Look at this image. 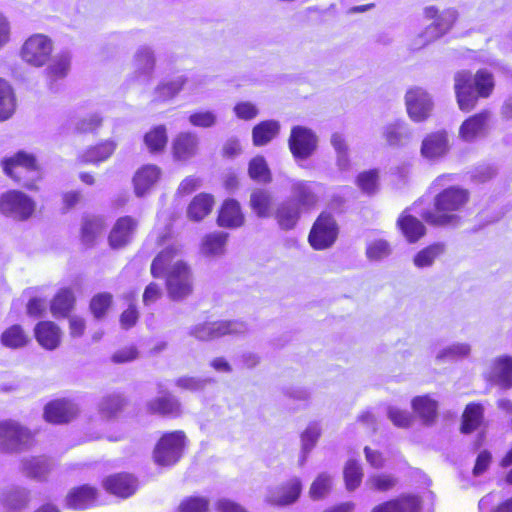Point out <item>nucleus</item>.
I'll list each match as a JSON object with an SVG mask.
<instances>
[{
  "label": "nucleus",
  "mask_w": 512,
  "mask_h": 512,
  "mask_svg": "<svg viewBox=\"0 0 512 512\" xmlns=\"http://www.w3.org/2000/svg\"><path fill=\"white\" fill-rule=\"evenodd\" d=\"M143 144L151 155L162 154L168 145V130L164 124H157L150 127L143 134Z\"/></svg>",
  "instance_id": "30"
},
{
  "label": "nucleus",
  "mask_w": 512,
  "mask_h": 512,
  "mask_svg": "<svg viewBox=\"0 0 512 512\" xmlns=\"http://www.w3.org/2000/svg\"><path fill=\"white\" fill-rule=\"evenodd\" d=\"M248 175L252 181L257 183L269 184L272 182L271 170L262 155H257L249 161Z\"/></svg>",
  "instance_id": "41"
},
{
  "label": "nucleus",
  "mask_w": 512,
  "mask_h": 512,
  "mask_svg": "<svg viewBox=\"0 0 512 512\" xmlns=\"http://www.w3.org/2000/svg\"><path fill=\"white\" fill-rule=\"evenodd\" d=\"M493 373L499 385L503 388H510L512 386V357L497 358L493 365Z\"/></svg>",
  "instance_id": "44"
},
{
  "label": "nucleus",
  "mask_w": 512,
  "mask_h": 512,
  "mask_svg": "<svg viewBox=\"0 0 512 512\" xmlns=\"http://www.w3.org/2000/svg\"><path fill=\"white\" fill-rule=\"evenodd\" d=\"M414 413L425 425H432L438 416V403L430 395L415 396L411 400Z\"/></svg>",
  "instance_id": "34"
},
{
  "label": "nucleus",
  "mask_w": 512,
  "mask_h": 512,
  "mask_svg": "<svg viewBox=\"0 0 512 512\" xmlns=\"http://www.w3.org/2000/svg\"><path fill=\"white\" fill-rule=\"evenodd\" d=\"M34 336L38 344L46 350H55L61 344L62 331L50 320L39 321L34 327Z\"/></svg>",
  "instance_id": "23"
},
{
  "label": "nucleus",
  "mask_w": 512,
  "mask_h": 512,
  "mask_svg": "<svg viewBox=\"0 0 512 512\" xmlns=\"http://www.w3.org/2000/svg\"><path fill=\"white\" fill-rule=\"evenodd\" d=\"M139 352L137 348L133 345L123 347L113 353L111 359L116 364H124L137 359Z\"/></svg>",
  "instance_id": "62"
},
{
  "label": "nucleus",
  "mask_w": 512,
  "mask_h": 512,
  "mask_svg": "<svg viewBox=\"0 0 512 512\" xmlns=\"http://www.w3.org/2000/svg\"><path fill=\"white\" fill-rule=\"evenodd\" d=\"M148 411L167 418H179L183 414L181 402L171 393L158 396L148 403Z\"/></svg>",
  "instance_id": "25"
},
{
  "label": "nucleus",
  "mask_w": 512,
  "mask_h": 512,
  "mask_svg": "<svg viewBox=\"0 0 512 512\" xmlns=\"http://www.w3.org/2000/svg\"><path fill=\"white\" fill-rule=\"evenodd\" d=\"M292 197L288 199L293 201L300 210H309L314 208L318 203L312 183L309 181H298L292 186Z\"/></svg>",
  "instance_id": "33"
},
{
  "label": "nucleus",
  "mask_w": 512,
  "mask_h": 512,
  "mask_svg": "<svg viewBox=\"0 0 512 512\" xmlns=\"http://www.w3.org/2000/svg\"><path fill=\"white\" fill-rule=\"evenodd\" d=\"M445 250L443 243H433L421 249L413 258L414 265L418 268L431 266Z\"/></svg>",
  "instance_id": "46"
},
{
  "label": "nucleus",
  "mask_w": 512,
  "mask_h": 512,
  "mask_svg": "<svg viewBox=\"0 0 512 512\" xmlns=\"http://www.w3.org/2000/svg\"><path fill=\"white\" fill-rule=\"evenodd\" d=\"M185 83L186 79L183 77L159 83L155 88L156 99L161 102L173 99L183 89Z\"/></svg>",
  "instance_id": "48"
},
{
  "label": "nucleus",
  "mask_w": 512,
  "mask_h": 512,
  "mask_svg": "<svg viewBox=\"0 0 512 512\" xmlns=\"http://www.w3.org/2000/svg\"><path fill=\"white\" fill-rule=\"evenodd\" d=\"M24 471L30 477L40 478L45 475L49 468L44 459L33 457L23 464Z\"/></svg>",
  "instance_id": "58"
},
{
  "label": "nucleus",
  "mask_w": 512,
  "mask_h": 512,
  "mask_svg": "<svg viewBox=\"0 0 512 512\" xmlns=\"http://www.w3.org/2000/svg\"><path fill=\"white\" fill-rule=\"evenodd\" d=\"M425 17L432 20L426 28L425 33L429 34V40L433 41L446 34L458 20V12L455 9L439 11L438 8L430 6L424 10Z\"/></svg>",
  "instance_id": "13"
},
{
  "label": "nucleus",
  "mask_w": 512,
  "mask_h": 512,
  "mask_svg": "<svg viewBox=\"0 0 512 512\" xmlns=\"http://www.w3.org/2000/svg\"><path fill=\"white\" fill-rule=\"evenodd\" d=\"M104 119L97 113L89 114L81 118L75 126L78 134H96L103 126Z\"/></svg>",
  "instance_id": "52"
},
{
  "label": "nucleus",
  "mask_w": 512,
  "mask_h": 512,
  "mask_svg": "<svg viewBox=\"0 0 512 512\" xmlns=\"http://www.w3.org/2000/svg\"><path fill=\"white\" fill-rule=\"evenodd\" d=\"M102 486L108 494L126 499L136 493L139 488V481L132 473L117 472L105 477Z\"/></svg>",
  "instance_id": "16"
},
{
  "label": "nucleus",
  "mask_w": 512,
  "mask_h": 512,
  "mask_svg": "<svg viewBox=\"0 0 512 512\" xmlns=\"http://www.w3.org/2000/svg\"><path fill=\"white\" fill-rule=\"evenodd\" d=\"M30 341L28 334L19 324L7 327L1 334L0 342L3 346L18 349L26 346Z\"/></svg>",
  "instance_id": "40"
},
{
  "label": "nucleus",
  "mask_w": 512,
  "mask_h": 512,
  "mask_svg": "<svg viewBox=\"0 0 512 512\" xmlns=\"http://www.w3.org/2000/svg\"><path fill=\"white\" fill-rule=\"evenodd\" d=\"M356 185L367 195H373L379 187V170L370 169L359 173L356 177Z\"/></svg>",
  "instance_id": "50"
},
{
  "label": "nucleus",
  "mask_w": 512,
  "mask_h": 512,
  "mask_svg": "<svg viewBox=\"0 0 512 512\" xmlns=\"http://www.w3.org/2000/svg\"><path fill=\"white\" fill-rule=\"evenodd\" d=\"M422 505L419 495L404 493L375 505L371 512H421Z\"/></svg>",
  "instance_id": "19"
},
{
  "label": "nucleus",
  "mask_w": 512,
  "mask_h": 512,
  "mask_svg": "<svg viewBox=\"0 0 512 512\" xmlns=\"http://www.w3.org/2000/svg\"><path fill=\"white\" fill-rule=\"evenodd\" d=\"M214 205L215 198L211 193H198L188 203L186 208L187 217L193 222H200L212 212Z\"/></svg>",
  "instance_id": "27"
},
{
  "label": "nucleus",
  "mask_w": 512,
  "mask_h": 512,
  "mask_svg": "<svg viewBox=\"0 0 512 512\" xmlns=\"http://www.w3.org/2000/svg\"><path fill=\"white\" fill-rule=\"evenodd\" d=\"M138 227V219L131 215L117 218L108 234L110 248L118 250L128 246L132 242Z\"/></svg>",
  "instance_id": "14"
},
{
  "label": "nucleus",
  "mask_w": 512,
  "mask_h": 512,
  "mask_svg": "<svg viewBox=\"0 0 512 512\" xmlns=\"http://www.w3.org/2000/svg\"><path fill=\"white\" fill-rule=\"evenodd\" d=\"M118 147V143L114 139H104L95 144L88 146L77 155L76 162L81 166L99 165L109 160Z\"/></svg>",
  "instance_id": "17"
},
{
  "label": "nucleus",
  "mask_w": 512,
  "mask_h": 512,
  "mask_svg": "<svg viewBox=\"0 0 512 512\" xmlns=\"http://www.w3.org/2000/svg\"><path fill=\"white\" fill-rule=\"evenodd\" d=\"M280 125L276 120H264L253 127L252 141L257 147L272 141L279 133Z\"/></svg>",
  "instance_id": "38"
},
{
  "label": "nucleus",
  "mask_w": 512,
  "mask_h": 512,
  "mask_svg": "<svg viewBox=\"0 0 512 512\" xmlns=\"http://www.w3.org/2000/svg\"><path fill=\"white\" fill-rule=\"evenodd\" d=\"M0 166L8 178L24 189L32 192L39 190L37 182L43 179V173L36 155L19 150L11 156L4 157Z\"/></svg>",
  "instance_id": "4"
},
{
  "label": "nucleus",
  "mask_w": 512,
  "mask_h": 512,
  "mask_svg": "<svg viewBox=\"0 0 512 512\" xmlns=\"http://www.w3.org/2000/svg\"><path fill=\"white\" fill-rule=\"evenodd\" d=\"M397 478L392 474L377 473L370 475L367 479V485L374 492L386 493L397 486Z\"/></svg>",
  "instance_id": "49"
},
{
  "label": "nucleus",
  "mask_w": 512,
  "mask_h": 512,
  "mask_svg": "<svg viewBox=\"0 0 512 512\" xmlns=\"http://www.w3.org/2000/svg\"><path fill=\"white\" fill-rule=\"evenodd\" d=\"M408 116L414 122L427 120L432 112L433 102L428 92L422 87H411L405 94Z\"/></svg>",
  "instance_id": "12"
},
{
  "label": "nucleus",
  "mask_w": 512,
  "mask_h": 512,
  "mask_svg": "<svg viewBox=\"0 0 512 512\" xmlns=\"http://www.w3.org/2000/svg\"><path fill=\"white\" fill-rule=\"evenodd\" d=\"M494 88V75L488 69H478L475 74L470 70H459L454 74L455 98L462 112H471L479 99L489 98L493 94Z\"/></svg>",
  "instance_id": "3"
},
{
  "label": "nucleus",
  "mask_w": 512,
  "mask_h": 512,
  "mask_svg": "<svg viewBox=\"0 0 512 512\" xmlns=\"http://www.w3.org/2000/svg\"><path fill=\"white\" fill-rule=\"evenodd\" d=\"M449 151V139L446 130L428 133L422 140L420 153L428 160L444 157Z\"/></svg>",
  "instance_id": "20"
},
{
  "label": "nucleus",
  "mask_w": 512,
  "mask_h": 512,
  "mask_svg": "<svg viewBox=\"0 0 512 512\" xmlns=\"http://www.w3.org/2000/svg\"><path fill=\"white\" fill-rule=\"evenodd\" d=\"M229 234L216 231L206 234L201 242V250L207 255H219L225 251Z\"/></svg>",
  "instance_id": "42"
},
{
  "label": "nucleus",
  "mask_w": 512,
  "mask_h": 512,
  "mask_svg": "<svg viewBox=\"0 0 512 512\" xmlns=\"http://www.w3.org/2000/svg\"><path fill=\"white\" fill-rule=\"evenodd\" d=\"M129 405V399L124 392L113 391L104 395L99 404L98 412L106 420L119 418Z\"/></svg>",
  "instance_id": "22"
},
{
  "label": "nucleus",
  "mask_w": 512,
  "mask_h": 512,
  "mask_svg": "<svg viewBox=\"0 0 512 512\" xmlns=\"http://www.w3.org/2000/svg\"><path fill=\"white\" fill-rule=\"evenodd\" d=\"M99 491L95 486L82 484L72 487L65 496V506L71 510H87L96 506Z\"/></svg>",
  "instance_id": "18"
},
{
  "label": "nucleus",
  "mask_w": 512,
  "mask_h": 512,
  "mask_svg": "<svg viewBox=\"0 0 512 512\" xmlns=\"http://www.w3.org/2000/svg\"><path fill=\"white\" fill-rule=\"evenodd\" d=\"M113 305V295L110 292L94 294L89 301V311L92 316L101 320L107 316Z\"/></svg>",
  "instance_id": "43"
},
{
  "label": "nucleus",
  "mask_w": 512,
  "mask_h": 512,
  "mask_svg": "<svg viewBox=\"0 0 512 512\" xmlns=\"http://www.w3.org/2000/svg\"><path fill=\"white\" fill-rule=\"evenodd\" d=\"M338 235L339 226L333 214L322 211L312 224L308 234V242L314 250H325L336 242Z\"/></svg>",
  "instance_id": "7"
},
{
  "label": "nucleus",
  "mask_w": 512,
  "mask_h": 512,
  "mask_svg": "<svg viewBox=\"0 0 512 512\" xmlns=\"http://www.w3.org/2000/svg\"><path fill=\"white\" fill-rule=\"evenodd\" d=\"M331 489V477L328 474H319L312 482L309 489V496L313 500L324 498Z\"/></svg>",
  "instance_id": "55"
},
{
  "label": "nucleus",
  "mask_w": 512,
  "mask_h": 512,
  "mask_svg": "<svg viewBox=\"0 0 512 512\" xmlns=\"http://www.w3.org/2000/svg\"><path fill=\"white\" fill-rule=\"evenodd\" d=\"M79 414L78 406L68 398H56L48 401L43 408V419L53 425L72 422Z\"/></svg>",
  "instance_id": "11"
},
{
  "label": "nucleus",
  "mask_w": 512,
  "mask_h": 512,
  "mask_svg": "<svg viewBox=\"0 0 512 512\" xmlns=\"http://www.w3.org/2000/svg\"><path fill=\"white\" fill-rule=\"evenodd\" d=\"M209 499L203 496L185 497L178 506V512H208Z\"/></svg>",
  "instance_id": "54"
},
{
  "label": "nucleus",
  "mask_w": 512,
  "mask_h": 512,
  "mask_svg": "<svg viewBox=\"0 0 512 512\" xmlns=\"http://www.w3.org/2000/svg\"><path fill=\"white\" fill-rule=\"evenodd\" d=\"M216 115L212 111H196L189 116V122L195 127L209 128L215 125Z\"/></svg>",
  "instance_id": "61"
},
{
  "label": "nucleus",
  "mask_w": 512,
  "mask_h": 512,
  "mask_svg": "<svg viewBox=\"0 0 512 512\" xmlns=\"http://www.w3.org/2000/svg\"><path fill=\"white\" fill-rule=\"evenodd\" d=\"M216 223L219 227L235 229L244 225L245 216L240 203L233 198L225 199L217 212Z\"/></svg>",
  "instance_id": "21"
},
{
  "label": "nucleus",
  "mask_w": 512,
  "mask_h": 512,
  "mask_svg": "<svg viewBox=\"0 0 512 512\" xmlns=\"http://www.w3.org/2000/svg\"><path fill=\"white\" fill-rule=\"evenodd\" d=\"M186 441V434L182 430L164 432L154 446L153 461L162 467L175 465L183 455Z\"/></svg>",
  "instance_id": "6"
},
{
  "label": "nucleus",
  "mask_w": 512,
  "mask_h": 512,
  "mask_svg": "<svg viewBox=\"0 0 512 512\" xmlns=\"http://www.w3.org/2000/svg\"><path fill=\"white\" fill-rule=\"evenodd\" d=\"M140 318V311L132 296L129 297L127 307L119 315V323L122 329L129 330L136 326Z\"/></svg>",
  "instance_id": "53"
},
{
  "label": "nucleus",
  "mask_w": 512,
  "mask_h": 512,
  "mask_svg": "<svg viewBox=\"0 0 512 512\" xmlns=\"http://www.w3.org/2000/svg\"><path fill=\"white\" fill-rule=\"evenodd\" d=\"M301 213L300 208L293 201L287 199L276 207L273 217L280 229L289 231L296 227Z\"/></svg>",
  "instance_id": "28"
},
{
  "label": "nucleus",
  "mask_w": 512,
  "mask_h": 512,
  "mask_svg": "<svg viewBox=\"0 0 512 512\" xmlns=\"http://www.w3.org/2000/svg\"><path fill=\"white\" fill-rule=\"evenodd\" d=\"M388 418L399 428H408L413 422L412 414L396 407H390L388 409Z\"/></svg>",
  "instance_id": "60"
},
{
  "label": "nucleus",
  "mask_w": 512,
  "mask_h": 512,
  "mask_svg": "<svg viewBox=\"0 0 512 512\" xmlns=\"http://www.w3.org/2000/svg\"><path fill=\"white\" fill-rule=\"evenodd\" d=\"M104 226V222L101 218H85L80 230L81 241L87 245H93L97 237L102 233Z\"/></svg>",
  "instance_id": "45"
},
{
  "label": "nucleus",
  "mask_w": 512,
  "mask_h": 512,
  "mask_svg": "<svg viewBox=\"0 0 512 512\" xmlns=\"http://www.w3.org/2000/svg\"><path fill=\"white\" fill-rule=\"evenodd\" d=\"M180 254L178 245H168L155 255L150 265L153 278L164 277L165 289L172 301H183L194 292L193 269Z\"/></svg>",
  "instance_id": "2"
},
{
  "label": "nucleus",
  "mask_w": 512,
  "mask_h": 512,
  "mask_svg": "<svg viewBox=\"0 0 512 512\" xmlns=\"http://www.w3.org/2000/svg\"><path fill=\"white\" fill-rule=\"evenodd\" d=\"M397 227L409 243H416L426 235V227L417 217L404 211L397 219Z\"/></svg>",
  "instance_id": "31"
},
{
  "label": "nucleus",
  "mask_w": 512,
  "mask_h": 512,
  "mask_svg": "<svg viewBox=\"0 0 512 512\" xmlns=\"http://www.w3.org/2000/svg\"><path fill=\"white\" fill-rule=\"evenodd\" d=\"M53 50V41L47 35L36 33L24 41L20 56L28 65L39 68L50 61Z\"/></svg>",
  "instance_id": "9"
},
{
  "label": "nucleus",
  "mask_w": 512,
  "mask_h": 512,
  "mask_svg": "<svg viewBox=\"0 0 512 512\" xmlns=\"http://www.w3.org/2000/svg\"><path fill=\"white\" fill-rule=\"evenodd\" d=\"M161 177V169L155 164L139 167L132 179L134 192L138 197L144 196Z\"/></svg>",
  "instance_id": "24"
},
{
  "label": "nucleus",
  "mask_w": 512,
  "mask_h": 512,
  "mask_svg": "<svg viewBox=\"0 0 512 512\" xmlns=\"http://www.w3.org/2000/svg\"><path fill=\"white\" fill-rule=\"evenodd\" d=\"M200 138L195 132L177 133L171 142V155L177 162L187 163L199 154Z\"/></svg>",
  "instance_id": "15"
},
{
  "label": "nucleus",
  "mask_w": 512,
  "mask_h": 512,
  "mask_svg": "<svg viewBox=\"0 0 512 512\" xmlns=\"http://www.w3.org/2000/svg\"><path fill=\"white\" fill-rule=\"evenodd\" d=\"M203 181L196 175L186 176L178 185L176 194L179 197H186L200 189Z\"/></svg>",
  "instance_id": "57"
},
{
  "label": "nucleus",
  "mask_w": 512,
  "mask_h": 512,
  "mask_svg": "<svg viewBox=\"0 0 512 512\" xmlns=\"http://www.w3.org/2000/svg\"><path fill=\"white\" fill-rule=\"evenodd\" d=\"M234 112L238 118L243 120H251L258 115L257 107L253 103L247 101L238 102L234 106Z\"/></svg>",
  "instance_id": "63"
},
{
  "label": "nucleus",
  "mask_w": 512,
  "mask_h": 512,
  "mask_svg": "<svg viewBox=\"0 0 512 512\" xmlns=\"http://www.w3.org/2000/svg\"><path fill=\"white\" fill-rule=\"evenodd\" d=\"M318 145L317 135L309 128L296 125L291 128L288 146L295 159H307L313 155Z\"/></svg>",
  "instance_id": "10"
},
{
  "label": "nucleus",
  "mask_w": 512,
  "mask_h": 512,
  "mask_svg": "<svg viewBox=\"0 0 512 512\" xmlns=\"http://www.w3.org/2000/svg\"><path fill=\"white\" fill-rule=\"evenodd\" d=\"M16 107L17 99L12 86L0 77V122L10 119Z\"/></svg>",
  "instance_id": "37"
},
{
  "label": "nucleus",
  "mask_w": 512,
  "mask_h": 512,
  "mask_svg": "<svg viewBox=\"0 0 512 512\" xmlns=\"http://www.w3.org/2000/svg\"><path fill=\"white\" fill-rule=\"evenodd\" d=\"M364 455L368 464L375 469H382L385 466V457L382 452L373 450L369 446L364 447Z\"/></svg>",
  "instance_id": "64"
},
{
  "label": "nucleus",
  "mask_w": 512,
  "mask_h": 512,
  "mask_svg": "<svg viewBox=\"0 0 512 512\" xmlns=\"http://www.w3.org/2000/svg\"><path fill=\"white\" fill-rule=\"evenodd\" d=\"M484 420V407L481 403H468L461 416L460 431L463 434H470L477 430Z\"/></svg>",
  "instance_id": "35"
},
{
  "label": "nucleus",
  "mask_w": 512,
  "mask_h": 512,
  "mask_svg": "<svg viewBox=\"0 0 512 512\" xmlns=\"http://www.w3.org/2000/svg\"><path fill=\"white\" fill-rule=\"evenodd\" d=\"M213 339L227 335H237L245 331V324L237 320H218L211 322Z\"/></svg>",
  "instance_id": "47"
},
{
  "label": "nucleus",
  "mask_w": 512,
  "mask_h": 512,
  "mask_svg": "<svg viewBox=\"0 0 512 512\" xmlns=\"http://www.w3.org/2000/svg\"><path fill=\"white\" fill-rule=\"evenodd\" d=\"M454 174L443 173L431 183V188L439 189L432 202V209L422 213V219L431 226H456L461 222V214L468 208L471 201V192L461 185L445 187L447 181L452 180Z\"/></svg>",
  "instance_id": "1"
},
{
  "label": "nucleus",
  "mask_w": 512,
  "mask_h": 512,
  "mask_svg": "<svg viewBox=\"0 0 512 512\" xmlns=\"http://www.w3.org/2000/svg\"><path fill=\"white\" fill-rule=\"evenodd\" d=\"M44 70V77L49 87H53L58 81L69 74L71 68V57L67 53H58L52 61L47 63Z\"/></svg>",
  "instance_id": "29"
},
{
  "label": "nucleus",
  "mask_w": 512,
  "mask_h": 512,
  "mask_svg": "<svg viewBox=\"0 0 512 512\" xmlns=\"http://www.w3.org/2000/svg\"><path fill=\"white\" fill-rule=\"evenodd\" d=\"M76 297L69 287L60 288L50 302V311L55 317L67 318L74 310Z\"/></svg>",
  "instance_id": "32"
},
{
  "label": "nucleus",
  "mask_w": 512,
  "mask_h": 512,
  "mask_svg": "<svg viewBox=\"0 0 512 512\" xmlns=\"http://www.w3.org/2000/svg\"><path fill=\"white\" fill-rule=\"evenodd\" d=\"M134 60L138 69L143 72H151L155 67L154 54L148 48L139 49L134 56Z\"/></svg>",
  "instance_id": "59"
},
{
  "label": "nucleus",
  "mask_w": 512,
  "mask_h": 512,
  "mask_svg": "<svg viewBox=\"0 0 512 512\" xmlns=\"http://www.w3.org/2000/svg\"><path fill=\"white\" fill-rule=\"evenodd\" d=\"M36 209L34 200L21 190L10 189L0 195V212L17 221H27Z\"/></svg>",
  "instance_id": "8"
},
{
  "label": "nucleus",
  "mask_w": 512,
  "mask_h": 512,
  "mask_svg": "<svg viewBox=\"0 0 512 512\" xmlns=\"http://www.w3.org/2000/svg\"><path fill=\"white\" fill-rule=\"evenodd\" d=\"M38 430H32L13 419L0 421V451L4 453H22L34 449L37 444Z\"/></svg>",
  "instance_id": "5"
},
{
  "label": "nucleus",
  "mask_w": 512,
  "mask_h": 512,
  "mask_svg": "<svg viewBox=\"0 0 512 512\" xmlns=\"http://www.w3.org/2000/svg\"><path fill=\"white\" fill-rule=\"evenodd\" d=\"M343 474L345 485L348 490L353 491L360 486L363 478V469L357 461H347Z\"/></svg>",
  "instance_id": "51"
},
{
  "label": "nucleus",
  "mask_w": 512,
  "mask_h": 512,
  "mask_svg": "<svg viewBox=\"0 0 512 512\" xmlns=\"http://www.w3.org/2000/svg\"><path fill=\"white\" fill-rule=\"evenodd\" d=\"M490 119V111L483 109L465 119L459 127V136L465 141H472L479 135L484 133L488 121Z\"/></svg>",
  "instance_id": "26"
},
{
  "label": "nucleus",
  "mask_w": 512,
  "mask_h": 512,
  "mask_svg": "<svg viewBox=\"0 0 512 512\" xmlns=\"http://www.w3.org/2000/svg\"><path fill=\"white\" fill-rule=\"evenodd\" d=\"M302 491L301 480L297 477L291 478L283 482L277 489V497L275 503L280 506H286L296 502Z\"/></svg>",
  "instance_id": "39"
},
{
  "label": "nucleus",
  "mask_w": 512,
  "mask_h": 512,
  "mask_svg": "<svg viewBox=\"0 0 512 512\" xmlns=\"http://www.w3.org/2000/svg\"><path fill=\"white\" fill-rule=\"evenodd\" d=\"M249 205L251 210L260 218L271 215L273 195L265 188H255L251 191Z\"/></svg>",
  "instance_id": "36"
},
{
  "label": "nucleus",
  "mask_w": 512,
  "mask_h": 512,
  "mask_svg": "<svg viewBox=\"0 0 512 512\" xmlns=\"http://www.w3.org/2000/svg\"><path fill=\"white\" fill-rule=\"evenodd\" d=\"M391 253V248L386 240L378 239L368 244L366 255L370 260L383 259Z\"/></svg>",
  "instance_id": "56"
}]
</instances>
